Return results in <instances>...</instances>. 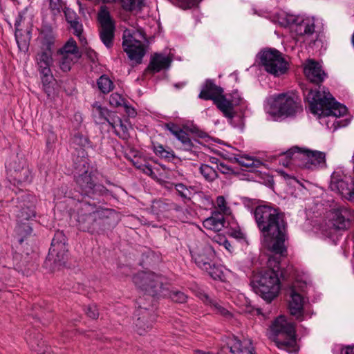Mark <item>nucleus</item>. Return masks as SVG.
I'll return each instance as SVG.
<instances>
[{
	"label": "nucleus",
	"instance_id": "bf43d9fd",
	"mask_svg": "<svg viewBox=\"0 0 354 354\" xmlns=\"http://www.w3.org/2000/svg\"><path fill=\"white\" fill-rule=\"evenodd\" d=\"M49 7L53 15L60 12V6L54 0H50Z\"/></svg>",
	"mask_w": 354,
	"mask_h": 354
},
{
	"label": "nucleus",
	"instance_id": "37998d69",
	"mask_svg": "<svg viewBox=\"0 0 354 354\" xmlns=\"http://www.w3.org/2000/svg\"><path fill=\"white\" fill-rule=\"evenodd\" d=\"M210 268L203 269L214 279H221L223 277V271L220 266L216 265L214 260L210 263Z\"/></svg>",
	"mask_w": 354,
	"mask_h": 354
},
{
	"label": "nucleus",
	"instance_id": "b1692460",
	"mask_svg": "<svg viewBox=\"0 0 354 354\" xmlns=\"http://www.w3.org/2000/svg\"><path fill=\"white\" fill-rule=\"evenodd\" d=\"M92 115L96 123L104 124L107 122L110 124L115 122L113 118L116 114L109 111L106 107L95 103L93 105Z\"/></svg>",
	"mask_w": 354,
	"mask_h": 354
},
{
	"label": "nucleus",
	"instance_id": "f257e3e1",
	"mask_svg": "<svg viewBox=\"0 0 354 354\" xmlns=\"http://www.w3.org/2000/svg\"><path fill=\"white\" fill-rule=\"evenodd\" d=\"M253 214L264 246L274 254L286 256L288 235L285 214L279 207L266 204L257 206Z\"/></svg>",
	"mask_w": 354,
	"mask_h": 354
},
{
	"label": "nucleus",
	"instance_id": "a878e982",
	"mask_svg": "<svg viewBox=\"0 0 354 354\" xmlns=\"http://www.w3.org/2000/svg\"><path fill=\"white\" fill-rule=\"evenodd\" d=\"M39 39L41 42L40 49L53 50V46L55 42V35L53 28L48 24H43Z\"/></svg>",
	"mask_w": 354,
	"mask_h": 354
},
{
	"label": "nucleus",
	"instance_id": "e2e57ef3",
	"mask_svg": "<svg viewBox=\"0 0 354 354\" xmlns=\"http://www.w3.org/2000/svg\"><path fill=\"white\" fill-rule=\"evenodd\" d=\"M223 245L225 247V248L229 252H232V250H233V247L227 239H225L223 241Z\"/></svg>",
	"mask_w": 354,
	"mask_h": 354
},
{
	"label": "nucleus",
	"instance_id": "774afa93",
	"mask_svg": "<svg viewBox=\"0 0 354 354\" xmlns=\"http://www.w3.org/2000/svg\"><path fill=\"white\" fill-rule=\"evenodd\" d=\"M124 106H125V107L127 109V111L129 115L133 116L135 115L136 113H135V110L133 109H131V108L127 106L125 104H124Z\"/></svg>",
	"mask_w": 354,
	"mask_h": 354
},
{
	"label": "nucleus",
	"instance_id": "13d9d810",
	"mask_svg": "<svg viewBox=\"0 0 354 354\" xmlns=\"http://www.w3.org/2000/svg\"><path fill=\"white\" fill-rule=\"evenodd\" d=\"M216 169L223 174H230L234 172L232 168H231L230 166L225 165L224 162L221 161L218 164Z\"/></svg>",
	"mask_w": 354,
	"mask_h": 354
},
{
	"label": "nucleus",
	"instance_id": "c03bdc74",
	"mask_svg": "<svg viewBox=\"0 0 354 354\" xmlns=\"http://www.w3.org/2000/svg\"><path fill=\"white\" fill-rule=\"evenodd\" d=\"M61 59L59 62L60 68L64 71H69L71 68L72 65L77 60H74V57L71 55H60Z\"/></svg>",
	"mask_w": 354,
	"mask_h": 354
},
{
	"label": "nucleus",
	"instance_id": "e433bc0d",
	"mask_svg": "<svg viewBox=\"0 0 354 354\" xmlns=\"http://www.w3.org/2000/svg\"><path fill=\"white\" fill-rule=\"evenodd\" d=\"M19 23L16 21L15 23V38L18 47L21 51H26L28 49L30 37L27 35L24 38L22 37L21 30L18 28Z\"/></svg>",
	"mask_w": 354,
	"mask_h": 354
},
{
	"label": "nucleus",
	"instance_id": "09e8293b",
	"mask_svg": "<svg viewBox=\"0 0 354 354\" xmlns=\"http://www.w3.org/2000/svg\"><path fill=\"white\" fill-rule=\"evenodd\" d=\"M70 24V28L73 30V33L81 39V36L83 32V26L80 19L71 22Z\"/></svg>",
	"mask_w": 354,
	"mask_h": 354
},
{
	"label": "nucleus",
	"instance_id": "4be33fe9",
	"mask_svg": "<svg viewBox=\"0 0 354 354\" xmlns=\"http://www.w3.org/2000/svg\"><path fill=\"white\" fill-rule=\"evenodd\" d=\"M290 300L289 301V310L292 315L295 316L299 321L302 320L304 298L297 293L295 288L290 290Z\"/></svg>",
	"mask_w": 354,
	"mask_h": 354
},
{
	"label": "nucleus",
	"instance_id": "72a5a7b5",
	"mask_svg": "<svg viewBox=\"0 0 354 354\" xmlns=\"http://www.w3.org/2000/svg\"><path fill=\"white\" fill-rule=\"evenodd\" d=\"M199 171L205 180L209 183L214 182L218 178L217 170L207 164H201Z\"/></svg>",
	"mask_w": 354,
	"mask_h": 354
},
{
	"label": "nucleus",
	"instance_id": "ea45409f",
	"mask_svg": "<svg viewBox=\"0 0 354 354\" xmlns=\"http://www.w3.org/2000/svg\"><path fill=\"white\" fill-rule=\"evenodd\" d=\"M145 0H120L121 6L126 11L138 10L144 5Z\"/></svg>",
	"mask_w": 354,
	"mask_h": 354
},
{
	"label": "nucleus",
	"instance_id": "9d476101",
	"mask_svg": "<svg viewBox=\"0 0 354 354\" xmlns=\"http://www.w3.org/2000/svg\"><path fill=\"white\" fill-rule=\"evenodd\" d=\"M259 59L265 70L274 76L286 73L288 69V62L281 52L276 49H268L259 53Z\"/></svg>",
	"mask_w": 354,
	"mask_h": 354
},
{
	"label": "nucleus",
	"instance_id": "423d86ee",
	"mask_svg": "<svg viewBox=\"0 0 354 354\" xmlns=\"http://www.w3.org/2000/svg\"><path fill=\"white\" fill-rule=\"evenodd\" d=\"M295 165L301 168L314 169L326 163V155L319 151H312L294 147L282 153Z\"/></svg>",
	"mask_w": 354,
	"mask_h": 354
},
{
	"label": "nucleus",
	"instance_id": "7ed1b4c3",
	"mask_svg": "<svg viewBox=\"0 0 354 354\" xmlns=\"http://www.w3.org/2000/svg\"><path fill=\"white\" fill-rule=\"evenodd\" d=\"M75 180L82 192L88 196L104 195L108 189L102 184L97 183L96 177L89 169L88 160L82 155L80 160L75 162Z\"/></svg>",
	"mask_w": 354,
	"mask_h": 354
},
{
	"label": "nucleus",
	"instance_id": "cd10ccee",
	"mask_svg": "<svg viewBox=\"0 0 354 354\" xmlns=\"http://www.w3.org/2000/svg\"><path fill=\"white\" fill-rule=\"evenodd\" d=\"M223 93L221 87L216 86L212 80H207L199 93V97L205 100H212L214 102Z\"/></svg>",
	"mask_w": 354,
	"mask_h": 354
},
{
	"label": "nucleus",
	"instance_id": "aec40b11",
	"mask_svg": "<svg viewBox=\"0 0 354 354\" xmlns=\"http://www.w3.org/2000/svg\"><path fill=\"white\" fill-rule=\"evenodd\" d=\"M21 163V166L16 167L10 171V177L12 178L14 183L19 185L28 184L32 179V172L29 167L24 161Z\"/></svg>",
	"mask_w": 354,
	"mask_h": 354
},
{
	"label": "nucleus",
	"instance_id": "864d4df0",
	"mask_svg": "<svg viewBox=\"0 0 354 354\" xmlns=\"http://www.w3.org/2000/svg\"><path fill=\"white\" fill-rule=\"evenodd\" d=\"M300 29L301 28H304V31L301 32V34L304 35H312L315 32V24L314 23H309V22H305L303 21L300 26Z\"/></svg>",
	"mask_w": 354,
	"mask_h": 354
},
{
	"label": "nucleus",
	"instance_id": "f03ea898",
	"mask_svg": "<svg viewBox=\"0 0 354 354\" xmlns=\"http://www.w3.org/2000/svg\"><path fill=\"white\" fill-rule=\"evenodd\" d=\"M304 95L313 114L339 118L347 112L346 107L335 101L329 92L314 91L301 85Z\"/></svg>",
	"mask_w": 354,
	"mask_h": 354
},
{
	"label": "nucleus",
	"instance_id": "c756f323",
	"mask_svg": "<svg viewBox=\"0 0 354 354\" xmlns=\"http://www.w3.org/2000/svg\"><path fill=\"white\" fill-rule=\"evenodd\" d=\"M225 223L224 215L221 212H213L212 215L206 218L203 224L204 227L214 232H219L224 227Z\"/></svg>",
	"mask_w": 354,
	"mask_h": 354
},
{
	"label": "nucleus",
	"instance_id": "338daca9",
	"mask_svg": "<svg viewBox=\"0 0 354 354\" xmlns=\"http://www.w3.org/2000/svg\"><path fill=\"white\" fill-rule=\"evenodd\" d=\"M343 354H354V346L347 347Z\"/></svg>",
	"mask_w": 354,
	"mask_h": 354
},
{
	"label": "nucleus",
	"instance_id": "603ef678",
	"mask_svg": "<svg viewBox=\"0 0 354 354\" xmlns=\"http://www.w3.org/2000/svg\"><path fill=\"white\" fill-rule=\"evenodd\" d=\"M227 234L237 240L245 239V234L242 232L239 227L236 228H230L227 232Z\"/></svg>",
	"mask_w": 354,
	"mask_h": 354
},
{
	"label": "nucleus",
	"instance_id": "2eb2a0df",
	"mask_svg": "<svg viewBox=\"0 0 354 354\" xmlns=\"http://www.w3.org/2000/svg\"><path fill=\"white\" fill-rule=\"evenodd\" d=\"M353 219V213L346 207L333 209L329 214V221L337 230L348 228Z\"/></svg>",
	"mask_w": 354,
	"mask_h": 354
},
{
	"label": "nucleus",
	"instance_id": "dca6fc26",
	"mask_svg": "<svg viewBox=\"0 0 354 354\" xmlns=\"http://www.w3.org/2000/svg\"><path fill=\"white\" fill-rule=\"evenodd\" d=\"M86 206H89V203L83 202L80 204L77 212V221L81 230L93 233L97 226V222L92 212L84 210Z\"/></svg>",
	"mask_w": 354,
	"mask_h": 354
},
{
	"label": "nucleus",
	"instance_id": "3c124183",
	"mask_svg": "<svg viewBox=\"0 0 354 354\" xmlns=\"http://www.w3.org/2000/svg\"><path fill=\"white\" fill-rule=\"evenodd\" d=\"M216 205L222 214H228L230 208L227 206L225 198L223 196H219L216 198Z\"/></svg>",
	"mask_w": 354,
	"mask_h": 354
},
{
	"label": "nucleus",
	"instance_id": "ddd939ff",
	"mask_svg": "<svg viewBox=\"0 0 354 354\" xmlns=\"http://www.w3.org/2000/svg\"><path fill=\"white\" fill-rule=\"evenodd\" d=\"M142 299H138V308L136 312L138 317L135 322V330L140 335H143L149 330L155 322L156 317L153 311V308H149L142 306Z\"/></svg>",
	"mask_w": 354,
	"mask_h": 354
},
{
	"label": "nucleus",
	"instance_id": "a19ab883",
	"mask_svg": "<svg viewBox=\"0 0 354 354\" xmlns=\"http://www.w3.org/2000/svg\"><path fill=\"white\" fill-rule=\"evenodd\" d=\"M99 89L103 93H108L113 88V82L106 75H102L97 81Z\"/></svg>",
	"mask_w": 354,
	"mask_h": 354
},
{
	"label": "nucleus",
	"instance_id": "1a4fd4ad",
	"mask_svg": "<svg viewBox=\"0 0 354 354\" xmlns=\"http://www.w3.org/2000/svg\"><path fill=\"white\" fill-rule=\"evenodd\" d=\"M162 279L160 276L147 272H138L133 277L135 285L152 297L167 295Z\"/></svg>",
	"mask_w": 354,
	"mask_h": 354
},
{
	"label": "nucleus",
	"instance_id": "69168bd1",
	"mask_svg": "<svg viewBox=\"0 0 354 354\" xmlns=\"http://www.w3.org/2000/svg\"><path fill=\"white\" fill-rule=\"evenodd\" d=\"M143 171L148 175H151L153 174L152 168L151 166H145V168L143 169Z\"/></svg>",
	"mask_w": 354,
	"mask_h": 354
},
{
	"label": "nucleus",
	"instance_id": "5fc2aeb1",
	"mask_svg": "<svg viewBox=\"0 0 354 354\" xmlns=\"http://www.w3.org/2000/svg\"><path fill=\"white\" fill-rule=\"evenodd\" d=\"M88 317L92 319H97L99 317V312L95 304L89 305L86 310Z\"/></svg>",
	"mask_w": 354,
	"mask_h": 354
},
{
	"label": "nucleus",
	"instance_id": "20e7f679",
	"mask_svg": "<svg viewBox=\"0 0 354 354\" xmlns=\"http://www.w3.org/2000/svg\"><path fill=\"white\" fill-rule=\"evenodd\" d=\"M251 285L255 293L268 304L277 296L280 289L278 274L273 269L261 271L255 274Z\"/></svg>",
	"mask_w": 354,
	"mask_h": 354
},
{
	"label": "nucleus",
	"instance_id": "4d7b16f0",
	"mask_svg": "<svg viewBox=\"0 0 354 354\" xmlns=\"http://www.w3.org/2000/svg\"><path fill=\"white\" fill-rule=\"evenodd\" d=\"M165 128L169 130L175 137H176L183 130L178 125L171 122L166 124Z\"/></svg>",
	"mask_w": 354,
	"mask_h": 354
},
{
	"label": "nucleus",
	"instance_id": "8fccbe9b",
	"mask_svg": "<svg viewBox=\"0 0 354 354\" xmlns=\"http://www.w3.org/2000/svg\"><path fill=\"white\" fill-rule=\"evenodd\" d=\"M32 227L28 223L19 224L16 228L17 232L21 236H27L32 232Z\"/></svg>",
	"mask_w": 354,
	"mask_h": 354
},
{
	"label": "nucleus",
	"instance_id": "58836bf2",
	"mask_svg": "<svg viewBox=\"0 0 354 354\" xmlns=\"http://www.w3.org/2000/svg\"><path fill=\"white\" fill-rule=\"evenodd\" d=\"M235 160L239 165L247 169L258 167L261 165V162L259 160L252 158L249 156H239L235 158Z\"/></svg>",
	"mask_w": 354,
	"mask_h": 354
},
{
	"label": "nucleus",
	"instance_id": "9b49d317",
	"mask_svg": "<svg viewBox=\"0 0 354 354\" xmlns=\"http://www.w3.org/2000/svg\"><path fill=\"white\" fill-rule=\"evenodd\" d=\"M301 106L288 95H278L271 105L270 113L275 115L291 116L301 111Z\"/></svg>",
	"mask_w": 354,
	"mask_h": 354
},
{
	"label": "nucleus",
	"instance_id": "a18cd8bd",
	"mask_svg": "<svg viewBox=\"0 0 354 354\" xmlns=\"http://www.w3.org/2000/svg\"><path fill=\"white\" fill-rule=\"evenodd\" d=\"M32 216H35L34 211L28 207H22L17 214V217L20 221H28Z\"/></svg>",
	"mask_w": 354,
	"mask_h": 354
},
{
	"label": "nucleus",
	"instance_id": "680f3d73",
	"mask_svg": "<svg viewBox=\"0 0 354 354\" xmlns=\"http://www.w3.org/2000/svg\"><path fill=\"white\" fill-rule=\"evenodd\" d=\"M165 149L161 145L154 147V151H155L156 154H157L160 156H161V154H162V152L164 151Z\"/></svg>",
	"mask_w": 354,
	"mask_h": 354
},
{
	"label": "nucleus",
	"instance_id": "6e6552de",
	"mask_svg": "<svg viewBox=\"0 0 354 354\" xmlns=\"http://www.w3.org/2000/svg\"><path fill=\"white\" fill-rule=\"evenodd\" d=\"M67 251L65 234L62 231H57L52 240L44 266L50 270H55L57 267L64 264L66 259Z\"/></svg>",
	"mask_w": 354,
	"mask_h": 354
},
{
	"label": "nucleus",
	"instance_id": "7c9ffc66",
	"mask_svg": "<svg viewBox=\"0 0 354 354\" xmlns=\"http://www.w3.org/2000/svg\"><path fill=\"white\" fill-rule=\"evenodd\" d=\"M198 297L206 304L210 306L218 314L223 315L227 318L232 317V314L224 307H223L220 302L215 299L211 298L205 292H200Z\"/></svg>",
	"mask_w": 354,
	"mask_h": 354
},
{
	"label": "nucleus",
	"instance_id": "0e129e2a",
	"mask_svg": "<svg viewBox=\"0 0 354 354\" xmlns=\"http://www.w3.org/2000/svg\"><path fill=\"white\" fill-rule=\"evenodd\" d=\"M209 162L213 165H215L216 167L221 162L220 160L216 157H210L209 158Z\"/></svg>",
	"mask_w": 354,
	"mask_h": 354
},
{
	"label": "nucleus",
	"instance_id": "393cba45",
	"mask_svg": "<svg viewBox=\"0 0 354 354\" xmlns=\"http://www.w3.org/2000/svg\"><path fill=\"white\" fill-rule=\"evenodd\" d=\"M26 339L32 351L37 354H45L47 352L48 347L42 341L41 335L35 330L27 333Z\"/></svg>",
	"mask_w": 354,
	"mask_h": 354
},
{
	"label": "nucleus",
	"instance_id": "c9c22d12",
	"mask_svg": "<svg viewBox=\"0 0 354 354\" xmlns=\"http://www.w3.org/2000/svg\"><path fill=\"white\" fill-rule=\"evenodd\" d=\"M331 190L340 193L342 194H346L349 195V192L352 189L348 187V183L342 179L332 180L330 184Z\"/></svg>",
	"mask_w": 354,
	"mask_h": 354
},
{
	"label": "nucleus",
	"instance_id": "79ce46f5",
	"mask_svg": "<svg viewBox=\"0 0 354 354\" xmlns=\"http://www.w3.org/2000/svg\"><path fill=\"white\" fill-rule=\"evenodd\" d=\"M176 138L181 142L185 150L190 151L195 147V143L192 141L189 135L183 130Z\"/></svg>",
	"mask_w": 354,
	"mask_h": 354
},
{
	"label": "nucleus",
	"instance_id": "a211bd4d",
	"mask_svg": "<svg viewBox=\"0 0 354 354\" xmlns=\"http://www.w3.org/2000/svg\"><path fill=\"white\" fill-rule=\"evenodd\" d=\"M241 100V97H239L237 99L228 100L222 93L218 97H216L214 103L225 117L232 119L234 116V106L239 105Z\"/></svg>",
	"mask_w": 354,
	"mask_h": 354
},
{
	"label": "nucleus",
	"instance_id": "de8ad7c7",
	"mask_svg": "<svg viewBox=\"0 0 354 354\" xmlns=\"http://www.w3.org/2000/svg\"><path fill=\"white\" fill-rule=\"evenodd\" d=\"M175 188L180 197L184 199L190 200L189 195L191 192L185 185L183 183L176 184Z\"/></svg>",
	"mask_w": 354,
	"mask_h": 354
},
{
	"label": "nucleus",
	"instance_id": "6e6d98bb",
	"mask_svg": "<svg viewBox=\"0 0 354 354\" xmlns=\"http://www.w3.org/2000/svg\"><path fill=\"white\" fill-rule=\"evenodd\" d=\"M64 14L68 24L80 19V17L77 15V14L70 8H66L64 10Z\"/></svg>",
	"mask_w": 354,
	"mask_h": 354
},
{
	"label": "nucleus",
	"instance_id": "bb28decb",
	"mask_svg": "<svg viewBox=\"0 0 354 354\" xmlns=\"http://www.w3.org/2000/svg\"><path fill=\"white\" fill-rule=\"evenodd\" d=\"M40 77L42 84V89L50 99L55 96L56 80L54 78L51 70L40 71Z\"/></svg>",
	"mask_w": 354,
	"mask_h": 354
},
{
	"label": "nucleus",
	"instance_id": "5701e85b",
	"mask_svg": "<svg viewBox=\"0 0 354 354\" xmlns=\"http://www.w3.org/2000/svg\"><path fill=\"white\" fill-rule=\"evenodd\" d=\"M171 62V59L169 57L155 53L151 56L146 71L151 73H156L162 70L167 69L170 66Z\"/></svg>",
	"mask_w": 354,
	"mask_h": 354
},
{
	"label": "nucleus",
	"instance_id": "4468645a",
	"mask_svg": "<svg viewBox=\"0 0 354 354\" xmlns=\"http://www.w3.org/2000/svg\"><path fill=\"white\" fill-rule=\"evenodd\" d=\"M99 21L100 24L99 28L100 38L107 48H111L113 46L115 35L114 23L111 20L109 12L101 13L99 15Z\"/></svg>",
	"mask_w": 354,
	"mask_h": 354
},
{
	"label": "nucleus",
	"instance_id": "f704fd0d",
	"mask_svg": "<svg viewBox=\"0 0 354 354\" xmlns=\"http://www.w3.org/2000/svg\"><path fill=\"white\" fill-rule=\"evenodd\" d=\"M71 142L76 147L86 150L88 148H91V142L88 138L80 133L74 134L71 139Z\"/></svg>",
	"mask_w": 354,
	"mask_h": 354
},
{
	"label": "nucleus",
	"instance_id": "f3484780",
	"mask_svg": "<svg viewBox=\"0 0 354 354\" xmlns=\"http://www.w3.org/2000/svg\"><path fill=\"white\" fill-rule=\"evenodd\" d=\"M227 344L230 352L232 353H246L248 354H254V348L252 345V340L250 339L245 337L239 339L234 336L229 340Z\"/></svg>",
	"mask_w": 354,
	"mask_h": 354
},
{
	"label": "nucleus",
	"instance_id": "49530a36",
	"mask_svg": "<svg viewBox=\"0 0 354 354\" xmlns=\"http://www.w3.org/2000/svg\"><path fill=\"white\" fill-rule=\"evenodd\" d=\"M109 104L114 107L121 106L124 105V100L121 95L114 93L109 97Z\"/></svg>",
	"mask_w": 354,
	"mask_h": 354
},
{
	"label": "nucleus",
	"instance_id": "f8f14e48",
	"mask_svg": "<svg viewBox=\"0 0 354 354\" xmlns=\"http://www.w3.org/2000/svg\"><path fill=\"white\" fill-rule=\"evenodd\" d=\"M192 259L201 269L210 268L215 259V252L211 245L205 243H198L190 248Z\"/></svg>",
	"mask_w": 354,
	"mask_h": 354
},
{
	"label": "nucleus",
	"instance_id": "052dcab7",
	"mask_svg": "<svg viewBox=\"0 0 354 354\" xmlns=\"http://www.w3.org/2000/svg\"><path fill=\"white\" fill-rule=\"evenodd\" d=\"M162 158H174V153L172 150H167V149H165L164 151L162 152V154H161L160 156Z\"/></svg>",
	"mask_w": 354,
	"mask_h": 354
},
{
	"label": "nucleus",
	"instance_id": "c85d7f7f",
	"mask_svg": "<svg viewBox=\"0 0 354 354\" xmlns=\"http://www.w3.org/2000/svg\"><path fill=\"white\" fill-rule=\"evenodd\" d=\"M35 60L38 71H46L51 70L53 64V50L40 49L35 55Z\"/></svg>",
	"mask_w": 354,
	"mask_h": 354
},
{
	"label": "nucleus",
	"instance_id": "4c0bfd02",
	"mask_svg": "<svg viewBox=\"0 0 354 354\" xmlns=\"http://www.w3.org/2000/svg\"><path fill=\"white\" fill-rule=\"evenodd\" d=\"M165 292L167 293V295L162 296L169 297L174 302L184 304L187 301V296L181 291L176 290H169V288L165 286Z\"/></svg>",
	"mask_w": 354,
	"mask_h": 354
},
{
	"label": "nucleus",
	"instance_id": "39448f33",
	"mask_svg": "<svg viewBox=\"0 0 354 354\" xmlns=\"http://www.w3.org/2000/svg\"><path fill=\"white\" fill-rule=\"evenodd\" d=\"M270 338L278 348L292 352L296 344L295 330L292 324L288 322L283 316H279L270 326Z\"/></svg>",
	"mask_w": 354,
	"mask_h": 354
},
{
	"label": "nucleus",
	"instance_id": "2f4dec72",
	"mask_svg": "<svg viewBox=\"0 0 354 354\" xmlns=\"http://www.w3.org/2000/svg\"><path fill=\"white\" fill-rule=\"evenodd\" d=\"M57 54L73 56L76 60L81 57L77 43L73 38L66 41L64 46L57 51Z\"/></svg>",
	"mask_w": 354,
	"mask_h": 354
},
{
	"label": "nucleus",
	"instance_id": "412c9836",
	"mask_svg": "<svg viewBox=\"0 0 354 354\" xmlns=\"http://www.w3.org/2000/svg\"><path fill=\"white\" fill-rule=\"evenodd\" d=\"M304 73L310 82L319 84L322 82L326 75L318 62L309 60L304 67Z\"/></svg>",
	"mask_w": 354,
	"mask_h": 354
},
{
	"label": "nucleus",
	"instance_id": "0eeeda50",
	"mask_svg": "<svg viewBox=\"0 0 354 354\" xmlns=\"http://www.w3.org/2000/svg\"><path fill=\"white\" fill-rule=\"evenodd\" d=\"M146 41L144 31L141 29L136 30H126L123 33L122 46L124 52L131 61L140 64L145 55L143 42Z\"/></svg>",
	"mask_w": 354,
	"mask_h": 354
},
{
	"label": "nucleus",
	"instance_id": "6ab92c4d",
	"mask_svg": "<svg viewBox=\"0 0 354 354\" xmlns=\"http://www.w3.org/2000/svg\"><path fill=\"white\" fill-rule=\"evenodd\" d=\"M84 210L92 212L97 222V225H105L109 224L107 221L115 216V212L111 209L98 208L94 204L89 203V206H86Z\"/></svg>",
	"mask_w": 354,
	"mask_h": 354
},
{
	"label": "nucleus",
	"instance_id": "473e14b6",
	"mask_svg": "<svg viewBox=\"0 0 354 354\" xmlns=\"http://www.w3.org/2000/svg\"><path fill=\"white\" fill-rule=\"evenodd\" d=\"M113 120L115 122L111 123L110 125L115 130L117 135L122 139H127L129 136L127 125L118 115L115 116Z\"/></svg>",
	"mask_w": 354,
	"mask_h": 354
}]
</instances>
